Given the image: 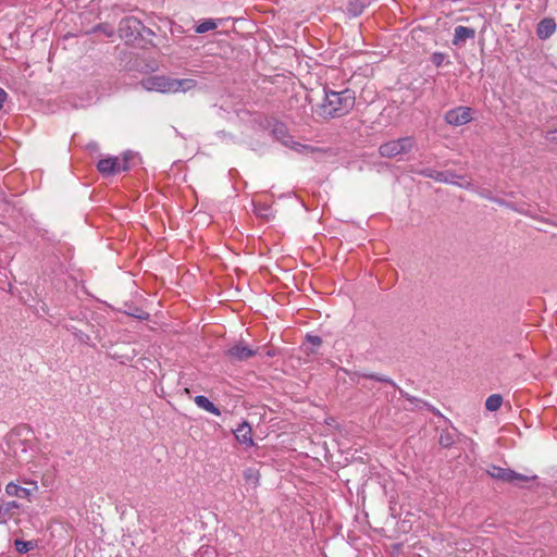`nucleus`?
<instances>
[{
	"instance_id": "f257e3e1",
	"label": "nucleus",
	"mask_w": 557,
	"mask_h": 557,
	"mask_svg": "<svg viewBox=\"0 0 557 557\" xmlns=\"http://www.w3.org/2000/svg\"><path fill=\"white\" fill-rule=\"evenodd\" d=\"M323 92V100L315 109L317 114L323 119L342 117L348 114L355 107V91L349 88L335 91L324 87Z\"/></svg>"
},
{
	"instance_id": "f03ea898",
	"label": "nucleus",
	"mask_w": 557,
	"mask_h": 557,
	"mask_svg": "<svg viewBox=\"0 0 557 557\" xmlns=\"http://www.w3.org/2000/svg\"><path fill=\"white\" fill-rule=\"evenodd\" d=\"M141 85L148 91L177 94L194 89L197 83L193 78H172L164 75H156L143 79Z\"/></svg>"
},
{
	"instance_id": "7ed1b4c3",
	"label": "nucleus",
	"mask_w": 557,
	"mask_h": 557,
	"mask_svg": "<svg viewBox=\"0 0 557 557\" xmlns=\"http://www.w3.org/2000/svg\"><path fill=\"white\" fill-rule=\"evenodd\" d=\"M423 177L432 178L440 183L456 185L463 189H472V182L466 175H458L453 171H435L432 169H423L419 171Z\"/></svg>"
},
{
	"instance_id": "20e7f679",
	"label": "nucleus",
	"mask_w": 557,
	"mask_h": 557,
	"mask_svg": "<svg viewBox=\"0 0 557 557\" xmlns=\"http://www.w3.org/2000/svg\"><path fill=\"white\" fill-rule=\"evenodd\" d=\"M414 147L416 139L412 136H406L383 143L379 147V153L383 158L392 159L411 152Z\"/></svg>"
},
{
	"instance_id": "39448f33",
	"label": "nucleus",
	"mask_w": 557,
	"mask_h": 557,
	"mask_svg": "<svg viewBox=\"0 0 557 557\" xmlns=\"http://www.w3.org/2000/svg\"><path fill=\"white\" fill-rule=\"evenodd\" d=\"M486 473L493 478L494 480L511 483L515 485H519L521 482H529L536 476H528L522 473H518L509 468H502L499 466L491 465L486 469Z\"/></svg>"
},
{
	"instance_id": "423d86ee",
	"label": "nucleus",
	"mask_w": 557,
	"mask_h": 557,
	"mask_svg": "<svg viewBox=\"0 0 557 557\" xmlns=\"http://www.w3.org/2000/svg\"><path fill=\"white\" fill-rule=\"evenodd\" d=\"M144 32H150L135 16H127L121 20L119 25L120 37L132 41L144 36Z\"/></svg>"
},
{
	"instance_id": "0eeeda50",
	"label": "nucleus",
	"mask_w": 557,
	"mask_h": 557,
	"mask_svg": "<svg viewBox=\"0 0 557 557\" xmlns=\"http://www.w3.org/2000/svg\"><path fill=\"white\" fill-rule=\"evenodd\" d=\"M274 138L285 147L294 149L299 152H312L315 148L307 145H301L294 140L289 135L287 127L283 123H275L272 129Z\"/></svg>"
},
{
	"instance_id": "6e6552de",
	"label": "nucleus",
	"mask_w": 557,
	"mask_h": 557,
	"mask_svg": "<svg viewBox=\"0 0 557 557\" xmlns=\"http://www.w3.org/2000/svg\"><path fill=\"white\" fill-rule=\"evenodd\" d=\"M444 120L447 124L461 126L472 120V110L469 107H457L445 113Z\"/></svg>"
},
{
	"instance_id": "1a4fd4ad",
	"label": "nucleus",
	"mask_w": 557,
	"mask_h": 557,
	"mask_svg": "<svg viewBox=\"0 0 557 557\" xmlns=\"http://www.w3.org/2000/svg\"><path fill=\"white\" fill-rule=\"evenodd\" d=\"M258 354L257 349H252L243 342L235 344L225 351V356L232 362L246 361Z\"/></svg>"
},
{
	"instance_id": "9d476101",
	"label": "nucleus",
	"mask_w": 557,
	"mask_h": 557,
	"mask_svg": "<svg viewBox=\"0 0 557 557\" xmlns=\"http://www.w3.org/2000/svg\"><path fill=\"white\" fill-rule=\"evenodd\" d=\"M98 171L103 175H113L115 173L127 171L128 164L127 160L120 162L117 158L109 157L106 159L99 160L97 164Z\"/></svg>"
},
{
	"instance_id": "9b49d317",
	"label": "nucleus",
	"mask_w": 557,
	"mask_h": 557,
	"mask_svg": "<svg viewBox=\"0 0 557 557\" xmlns=\"http://www.w3.org/2000/svg\"><path fill=\"white\" fill-rule=\"evenodd\" d=\"M234 435L236 440L248 447L253 445L252 440V430L251 426L247 422L240 423L236 430H234Z\"/></svg>"
},
{
	"instance_id": "f8f14e48",
	"label": "nucleus",
	"mask_w": 557,
	"mask_h": 557,
	"mask_svg": "<svg viewBox=\"0 0 557 557\" xmlns=\"http://www.w3.org/2000/svg\"><path fill=\"white\" fill-rule=\"evenodd\" d=\"M20 504L15 500L0 504V523L5 524L17 515Z\"/></svg>"
},
{
	"instance_id": "ddd939ff",
	"label": "nucleus",
	"mask_w": 557,
	"mask_h": 557,
	"mask_svg": "<svg viewBox=\"0 0 557 557\" xmlns=\"http://www.w3.org/2000/svg\"><path fill=\"white\" fill-rule=\"evenodd\" d=\"M556 30V22L554 18H543L536 27V35L540 39L549 38Z\"/></svg>"
},
{
	"instance_id": "4468645a",
	"label": "nucleus",
	"mask_w": 557,
	"mask_h": 557,
	"mask_svg": "<svg viewBox=\"0 0 557 557\" xmlns=\"http://www.w3.org/2000/svg\"><path fill=\"white\" fill-rule=\"evenodd\" d=\"M474 36L475 30L473 28L459 25L455 27L453 44L455 46H461L467 39H473Z\"/></svg>"
},
{
	"instance_id": "2eb2a0df",
	"label": "nucleus",
	"mask_w": 557,
	"mask_h": 557,
	"mask_svg": "<svg viewBox=\"0 0 557 557\" xmlns=\"http://www.w3.org/2000/svg\"><path fill=\"white\" fill-rule=\"evenodd\" d=\"M457 436L458 431L455 428L445 429L440 434L438 443L442 447L449 448L455 444Z\"/></svg>"
},
{
	"instance_id": "dca6fc26",
	"label": "nucleus",
	"mask_w": 557,
	"mask_h": 557,
	"mask_svg": "<svg viewBox=\"0 0 557 557\" xmlns=\"http://www.w3.org/2000/svg\"><path fill=\"white\" fill-rule=\"evenodd\" d=\"M194 401L199 408L214 416H221V410L211 400H209L208 397L198 395L195 397Z\"/></svg>"
},
{
	"instance_id": "f3484780",
	"label": "nucleus",
	"mask_w": 557,
	"mask_h": 557,
	"mask_svg": "<svg viewBox=\"0 0 557 557\" xmlns=\"http://www.w3.org/2000/svg\"><path fill=\"white\" fill-rule=\"evenodd\" d=\"M5 493L12 497L27 498L30 495L28 488L22 487L13 482H10L5 486Z\"/></svg>"
},
{
	"instance_id": "a211bd4d",
	"label": "nucleus",
	"mask_w": 557,
	"mask_h": 557,
	"mask_svg": "<svg viewBox=\"0 0 557 557\" xmlns=\"http://www.w3.org/2000/svg\"><path fill=\"white\" fill-rule=\"evenodd\" d=\"M219 23L215 21V20H212V18H207V20H203L202 22H200L195 30L197 34H205L209 30H213L218 27Z\"/></svg>"
},
{
	"instance_id": "6ab92c4d",
	"label": "nucleus",
	"mask_w": 557,
	"mask_h": 557,
	"mask_svg": "<svg viewBox=\"0 0 557 557\" xmlns=\"http://www.w3.org/2000/svg\"><path fill=\"white\" fill-rule=\"evenodd\" d=\"M502 404L503 397L498 394H493L488 396L487 399L485 400V408L488 411H496L500 408Z\"/></svg>"
},
{
	"instance_id": "aec40b11",
	"label": "nucleus",
	"mask_w": 557,
	"mask_h": 557,
	"mask_svg": "<svg viewBox=\"0 0 557 557\" xmlns=\"http://www.w3.org/2000/svg\"><path fill=\"white\" fill-rule=\"evenodd\" d=\"M14 547L20 554H26L29 550L34 549L36 547L35 542L33 541H24L21 539H16L14 541Z\"/></svg>"
},
{
	"instance_id": "412c9836",
	"label": "nucleus",
	"mask_w": 557,
	"mask_h": 557,
	"mask_svg": "<svg viewBox=\"0 0 557 557\" xmlns=\"http://www.w3.org/2000/svg\"><path fill=\"white\" fill-rule=\"evenodd\" d=\"M244 479L247 484H251L253 487H256L259 484V471L253 468H248L244 471Z\"/></svg>"
},
{
	"instance_id": "4be33fe9",
	"label": "nucleus",
	"mask_w": 557,
	"mask_h": 557,
	"mask_svg": "<svg viewBox=\"0 0 557 557\" xmlns=\"http://www.w3.org/2000/svg\"><path fill=\"white\" fill-rule=\"evenodd\" d=\"M361 376L364 379H370V380H374L377 382L387 383V384H391L392 386L396 387V383L393 380H391L389 377L384 376V375H379V374H374V373H370V374L364 373Z\"/></svg>"
},
{
	"instance_id": "5701e85b",
	"label": "nucleus",
	"mask_w": 557,
	"mask_h": 557,
	"mask_svg": "<svg viewBox=\"0 0 557 557\" xmlns=\"http://www.w3.org/2000/svg\"><path fill=\"white\" fill-rule=\"evenodd\" d=\"M445 57H446V55H445L444 53H442V52H434V53L431 55V62H432L435 66L440 67V66H442V65H443V62H444V60H445Z\"/></svg>"
},
{
	"instance_id": "b1692460",
	"label": "nucleus",
	"mask_w": 557,
	"mask_h": 557,
	"mask_svg": "<svg viewBox=\"0 0 557 557\" xmlns=\"http://www.w3.org/2000/svg\"><path fill=\"white\" fill-rule=\"evenodd\" d=\"M363 11V5L359 2L350 3L349 12H351L352 15L357 16L361 14Z\"/></svg>"
},
{
	"instance_id": "393cba45",
	"label": "nucleus",
	"mask_w": 557,
	"mask_h": 557,
	"mask_svg": "<svg viewBox=\"0 0 557 557\" xmlns=\"http://www.w3.org/2000/svg\"><path fill=\"white\" fill-rule=\"evenodd\" d=\"M215 552L209 546H202L198 552V557H213Z\"/></svg>"
},
{
	"instance_id": "a878e982",
	"label": "nucleus",
	"mask_w": 557,
	"mask_h": 557,
	"mask_svg": "<svg viewBox=\"0 0 557 557\" xmlns=\"http://www.w3.org/2000/svg\"><path fill=\"white\" fill-rule=\"evenodd\" d=\"M306 339L308 343L312 344L313 346H320L322 344L321 337L317 335H307Z\"/></svg>"
},
{
	"instance_id": "bb28decb",
	"label": "nucleus",
	"mask_w": 557,
	"mask_h": 557,
	"mask_svg": "<svg viewBox=\"0 0 557 557\" xmlns=\"http://www.w3.org/2000/svg\"><path fill=\"white\" fill-rule=\"evenodd\" d=\"M399 393H400V395H401L403 397H405V398H406L407 400H409L411 404L417 405V404H421V403H422L420 399H418V398H416V397H413V396L409 395L408 393H406V392H405V391H403V389H399Z\"/></svg>"
},
{
	"instance_id": "cd10ccee",
	"label": "nucleus",
	"mask_w": 557,
	"mask_h": 557,
	"mask_svg": "<svg viewBox=\"0 0 557 557\" xmlns=\"http://www.w3.org/2000/svg\"><path fill=\"white\" fill-rule=\"evenodd\" d=\"M546 139L552 143H557V129L547 132Z\"/></svg>"
},
{
	"instance_id": "c85d7f7f",
	"label": "nucleus",
	"mask_w": 557,
	"mask_h": 557,
	"mask_svg": "<svg viewBox=\"0 0 557 557\" xmlns=\"http://www.w3.org/2000/svg\"><path fill=\"white\" fill-rule=\"evenodd\" d=\"M8 98V94L4 89L0 88V109H2L4 101Z\"/></svg>"
},
{
	"instance_id": "c756f323",
	"label": "nucleus",
	"mask_w": 557,
	"mask_h": 557,
	"mask_svg": "<svg viewBox=\"0 0 557 557\" xmlns=\"http://www.w3.org/2000/svg\"><path fill=\"white\" fill-rule=\"evenodd\" d=\"M480 196L483 197V198H486V199H488L491 201L494 198V197L491 196L490 191H486V190L481 191Z\"/></svg>"
},
{
	"instance_id": "7c9ffc66",
	"label": "nucleus",
	"mask_w": 557,
	"mask_h": 557,
	"mask_svg": "<svg viewBox=\"0 0 557 557\" xmlns=\"http://www.w3.org/2000/svg\"><path fill=\"white\" fill-rule=\"evenodd\" d=\"M492 201H493V202H496V203H498V205H500V206L509 207V205H508L506 201H504L503 199H499V198H495V197H494V198L492 199Z\"/></svg>"
},
{
	"instance_id": "2f4dec72",
	"label": "nucleus",
	"mask_w": 557,
	"mask_h": 557,
	"mask_svg": "<svg viewBox=\"0 0 557 557\" xmlns=\"http://www.w3.org/2000/svg\"><path fill=\"white\" fill-rule=\"evenodd\" d=\"M136 317H137L138 319H140V320H147V319H148V317H149V314H148V313H146V312H143L141 314H137Z\"/></svg>"
},
{
	"instance_id": "473e14b6",
	"label": "nucleus",
	"mask_w": 557,
	"mask_h": 557,
	"mask_svg": "<svg viewBox=\"0 0 557 557\" xmlns=\"http://www.w3.org/2000/svg\"><path fill=\"white\" fill-rule=\"evenodd\" d=\"M222 136L223 137H231L230 135H227L225 132H222Z\"/></svg>"
},
{
	"instance_id": "72a5a7b5",
	"label": "nucleus",
	"mask_w": 557,
	"mask_h": 557,
	"mask_svg": "<svg viewBox=\"0 0 557 557\" xmlns=\"http://www.w3.org/2000/svg\"><path fill=\"white\" fill-rule=\"evenodd\" d=\"M261 216H267V213H264V211H261Z\"/></svg>"
},
{
	"instance_id": "f704fd0d",
	"label": "nucleus",
	"mask_w": 557,
	"mask_h": 557,
	"mask_svg": "<svg viewBox=\"0 0 557 557\" xmlns=\"http://www.w3.org/2000/svg\"><path fill=\"white\" fill-rule=\"evenodd\" d=\"M261 216H267V213H264V211H261Z\"/></svg>"
},
{
	"instance_id": "c9c22d12",
	"label": "nucleus",
	"mask_w": 557,
	"mask_h": 557,
	"mask_svg": "<svg viewBox=\"0 0 557 557\" xmlns=\"http://www.w3.org/2000/svg\"><path fill=\"white\" fill-rule=\"evenodd\" d=\"M261 216H267V213H264V211H261Z\"/></svg>"
}]
</instances>
